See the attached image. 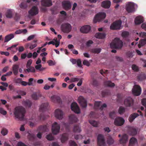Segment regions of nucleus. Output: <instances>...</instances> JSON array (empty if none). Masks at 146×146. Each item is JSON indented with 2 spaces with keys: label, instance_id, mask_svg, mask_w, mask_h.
<instances>
[{
  "label": "nucleus",
  "instance_id": "f257e3e1",
  "mask_svg": "<svg viewBox=\"0 0 146 146\" xmlns=\"http://www.w3.org/2000/svg\"><path fill=\"white\" fill-rule=\"evenodd\" d=\"M25 113V110L22 106H17L14 109V114L15 117L21 120H23Z\"/></svg>",
  "mask_w": 146,
  "mask_h": 146
},
{
  "label": "nucleus",
  "instance_id": "f03ea898",
  "mask_svg": "<svg viewBox=\"0 0 146 146\" xmlns=\"http://www.w3.org/2000/svg\"><path fill=\"white\" fill-rule=\"evenodd\" d=\"M110 45L112 48L120 49L123 46V43L119 38H116L110 43Z\"/></svg>",
  "mask_w": 146,
  "mask_h": 146
},
{
  "label": "nucleus",
  "instance_id": "7ed1b4c3",
  "mask_svg": "<svg viewBox=\"0 0 146 146\" xmlns=\"http://www.w3.org/2000/svg\"><path fill=\"white\" fill-rule=\"evenodd\" d=\"M97 142L98 146H106L105 138L103 135L99 134L98 135Z\"/></svg>",
  "mask_w": 146,
  "mask_h": 146
},
{
  "label": "nucleus",
  "instance_id": "20e7f679",
  "mask_svg": "<svg viewBox=\"0 0 146 146\" xmlns=\"http://www.w3.org/2000/svg\"><path fill=\"white\" fill-rule=\"evenodd\" d=\"M121 23L122 22L120 20L115 21L111 25L110 29L114 30L120 29Z\"/></svg>",
  "mask_w": 146,
  "mask_h": 146
},
{
  "label": "nucleus",
  "instance_id": "39448f33",
  "mask_svg": "<svg viewBox=\"0 0 146 146\" xmlns=\"http://www.w3.org/2000/svg\"><path fill=\"white\" fill-rule=\"evenodd\" d=\"M106 16V14L105 13H99L94 17L93 20L94 23H95L97 22L100 21L102 19L105 18Z\"/></svg>",
  "mask_w": 146,
  "mask_h": 146
},
{
  "label": "nucleus",
  "instance_id": "423d86ee",
  "mask_svg": "<svg viewBox=\"0 0 146 146\" xmlns=\"http://www.w3.org/2000/svg\"><path fill=\"white\" fill-rule=\"evenodd\" d=\"M141 88L139 86L137 85H135L132 90L133 94L136 96H139L141 94Z\"/></svg>",
  "mask_w": 146,
  "mask_h": 146
},
{
  "label": "nucleus",
  "instance_id": "0eeeda50",
  "mask_svg": "<svg viewBox=\"0 0 146 146\" xmlns=\"http://www.w3.org/2000/svg\"><path fill=\"white\" fill-rule=\"evenodd\" d=\"M61 29L63 32L68 33L71 31L72 27L70 24L67 23H64L62 25Z\"/></svg>",
  "mask_w": 146,
  "mask_h": 146
},
{
  "label": "nucleus",
  "instance_id": "6e6552de",
  "mask_svg": "<svg viewBox=\"0 0 146 146\" xmlns=\"http://www.w3.org/2000/svg\"><path fill=\"white\" fill-rule=\"evenodd\" d=\"M60 129V125L56 122H55L52 125V132L54 135H56L59 133Z\"/></svg>",
  "mask_w": 146,
  "mask_h": 146
},
{
  "label": "nucleus",
  "instance_id": "1a4fd4ad",
  "mask_svg": "<svg viewBox=\"0 0 146 146\" xmlns=\"http://www.w3.org/2000/svg\"><path fill=\"white\" fill-rule=\"evenodd\" d=\"M126 9L128 12L132 13L135 11V5L133 3L129 2L126 5Z\"/></svg>",
  "mask_w": 146,
  "mask_h": 146
},
{
  "label": "nucleus",
  "instance_id": "9d476101",
  "mask_svg": "<svg viewBox=\"0 0 146 146\" xmlns=\"http://www.w3.org/2000/svg\"><path fill=\"white\" fill-rule=\"evenodd\" d=\"M125 120L123 118L121 117H118L115 119L114 123L116 126H121L123 124Z\"/></svg>",
  "mask_w": 146,
  "mask_h": 146
},
{
  "label": "nucleus",
  "instance_id": "9b49d317",
  "mask_svg": "<svg viewBox=\"0 0 146 146\" xmlns=\"http://www.w3.org/2000/svg\"><path fill=\"white\" fill-rule=\"evenodd\" d=\"M71 109L74 112L76 113H79L80 110L77 104L75 102H73L71 105Z\"/></svg>",
  "mask_w": 146,
  "mask_h": 146
},
{
  "label": "nucleus",
  "instance_id": "f8f14e48",
  "mask_svg": "<svg viewBox=\"0 0 146 146\" xmlns=\"http://www.w3.org/2000/svg\"><path fill=\"white\" fill-rule=\"evenodd\" d=\"M133 99L130 97H128L124 100V105L126 107H129L132 106L133 104Z\"/></svg>",
  "mask_w": 146,
  "mask_h": 146
},
{
  "label": "nucleus",
  "instance_id": "ddd939ff",
  "mask_svg": "<svg viewBox=\"0 0 146 146\" xmlns=\"http://www.w3.org/2000/svg\"><path fill=\"white\" fill-rule=\"evenodd\" d=\"M78 100L79 103L82 107L85 108L87 106V101L82 96L79 97Z\"/></svg>",
  "mask_w": 146,
  "mask_h": 146
},
{
  "label": "nucleus",
  "instance_id": "4468645a",
  "mask_svg": "<svg viewBox=\"0 0 146 146\" xmlns=\"http://www.w3.org/2000/svg\"><path fill=\"white\" fill-rule=\"evenodd\" d=\"M91 29V27L89 25H84L81 27L80 31L82 33H87L90 31Z\"/></svg>",
  "mask_w": 146,
  "mask_h": 146
},
{
  "label": "nucleus",
  "instance_id": "2eb2a0df",
  "mask_svg": "<svg viewBox=\"0 0 146 146\" xmlns=\"http://www.w3.org/2000/svg\"><path fill=\"white\" fill-rule=\"evenodd\" d=\"M63 111L60 109H57L55 110V117L58 119H62L63 117Z\"/></svg>",
  "mask_w": 146,
  "mask_h": 146
},
{
  "label": "nucleus",
  "instance_id": "dca6fc26",
  "mask_svg": "<svg viewBox=\"0 0 146 146\" xmlns=\"http://www.w3.org/2000/svg\"><path fill=\"white\" fill-rule=\"evenodd\" d=\"M62 7L65 9L68 10L71 7V4L70 1H64L62 2Z\"/></svg>",
  "mask_w": 146,
  "mask_h": 146
},
{
  "label": "nucleus",
  "instance_id": "f3484780",
  "mask_svg": "<svg viewBox=\"0 0 146 146\" xmlns=\"http://www.w3.org/2000/svg\"><path fill=\"white\" fill-rule=\"evenodd\" d=\"M29 14L32 16L35 15L38 13V9L37 7L33 6L31 9L29 11Z\"/></svg>",
  "mask_w": 146,
  "mask_h": 146
},
{
  "label": "nucleus",
  "instance_id": "a211bd4d",
  "mask_svg": "<svg viewBox=\"0 0 146 146\" xmlns=\"http://www.w3.org/2000/svg\"><path fill=\"white\" fill-rule=\"evenodd\" d=\"M51 101L54 103H60L61 102L60 97L56 95H53L51 98Z\"/></svg>",
  "mask_w": 146,
  "mask_h": 146
},
{
  "label": "nucleus",
  "instance_id": "6ab92c4d",
  "mask_svg": "<svg viewBox=\"0 0 146 146\" xmlns=\"http://www.w3.org/2000/svg\"><path fill=\"white\" fill-rule=\"evenodd\" d=\"M48 103L47 102L42 103L40 106L39 110L40 111L44 112L47 110L48 108Z\"/></svg>",
  "mask_w": 146,
  "mask_h": 146
},
{
  "label": "nucleus",
  "instance_id": "aec40b11",
  "mask_svg": "<svg viewBox=\"0 0 146 146\" xmlns=\"http://www.w3.org/2000/svg\"><path fill=\"white\" fill-rule=\"evenodd\" d=\"M143 17L141 16L137 17L135 20V23L136 25H139L143 23Z\"/></svg>",
  "mask_w": 146,
  "mask_h": 146
},
{
  "label": "nucleus",
  "instance_id": "412c9836",
  "mask_svg": "<svg viewBox=\"0 0 146 146\" xmlns=\"http://www.w3.org/2000/svg\"><path fill=\"white\" fill-rule=\"evenodd\" d=\"M41 4L44 6L49 7L52 5V3L51 0H42Z\"/></svg>",
  "mask_w": 146,
  "mask_h": 146
},
{
  "label": "nucleus",
  "instance_id": "4be33fe9",
  "mask_svg": "<svg viewBox=\"0 0 146 146\" xmlns=\"http://www.w3.org/2000/svg\"><path fill=\"white\" fill-rule=\"evenodd\" d=\"M111 5V2L109 1H103L101 4L102 6L105 8H109Z\"/></svg>",
  "mask_w": 146,
  "mask_h": 146
},
{
  "label": "nucleus",
  "instance_id": "5701e85b",
  "mask_svg": "<svg viewBox=\"0 0 146 146\" xmlns=\"http://www.w3.org/2000/svg\"><path fill=\"white\" fill-rule=\"evenodd\" d=\"M70 121L71 123L76 122L78 120V119L74 115H70L69 117Z\"/></svg>",
  "mask_w": 146,
  "mask_h": 146
},
{
  "label": "nucleus",
  "instance_id": "b1692460",
  "mask_svg": "<svg viewBox=\"0 0 146 146\" xmlns=\"http://www.w3.org/2000/svg\"><path fill=\"white\" fill-rule=\"evenodd\" d=\"M14 37V35L13 34H10L5 36L4 38V42H8Z\"/></svg>",
  "mask_w": 146,
  "mask_h": 146
},
{
  "label": "nucleus",
  "instance_id": "393cba45",
  "mask_svg": "<svg viewBox=\"0 0 146 146\" xmlns=\"http://www.w3.org/2000/svg\"><path fill=\"white\" fill-rule=\"evenodd\" d=\"M139 116V114L137 113H134L131 114L128 119L129 121L131 123L132 122L133 120Z\"/></svg>",
  "mask_w": 146,
  "mask_h": 146
},
{
  "label": "nucleus",
  "instance_id": "a878e982",
  "mask_svg": "<svg viewBox=\"0 0 146 146\" xmlns=\"http://www.w3.org/2000/svg\"><path fill=\"white\" fill-rule=\"evenodd\" d=\"M22 104L26 108H30L32 104V102L29 100L23 101L22 102Z\"/></svg>",
  "mask_w": 146,
  "mask_h": 146
},
{
  "label": "nucleus",
  "instance_id": "bb28decb",
  "mask_svg": "<svg viewBox=\"0 0 146 146\" xmlns=\"http://www.w3.org/2000/svg\"><path fill=\"white\" fill-rule=\"evenodd\" d=\"M19 66L17 64L13 65L12 66V70L14 74L17 75L18 73Z\"/></svg>",
  "mask_w": 146,
  "mask_h": 146
},
{
  "label": "nucleus",
  "instance_id": "cd10ccee",
  "mask_svg": "<svg viewBox=\"0 0 146 146\" xmlns=\"http://www.w3.org/2000/svg\"><path fill=\"white\" fill-rule=\"evenodd\" d=\"M128 136L126 134H124L122 136V137L119 140L121 143H126L128 140Z\"/></svg>",
  "mask_w": 146,
  "mask_h": 146
},
{
  "label": "nucleus",
  "instance_id": "c85d7f7f",
  "mask_svg": "<svg viewBox=\"0 0 146 146\" xmlns=\"http://www.w3.org/2000/svg\"><path fill=\"white\" fill-rule=\"evenodd\" d=\"M68 139V134L66 133L63 134L61 138V141L62 143H64Z\"/></svg>",
  "mask_w": 146,
  "mask_h": 146
},
{
  "label": "nucleus",
  "instance_id": "c756f323",
  "mask_svg": "<svg viewBox=\"0 0 146 146\" xmlns=\"http://www.w3.org/2000/svg\"><path fill=\"white\" fill-rule=\"evenodd\" d=\"M106 36V34L104 33H96L95 35V37L98 38L103 39Z\"/></svg>",
  "mask_w": 146,
  "mask_h": 146
},
{
  "label": "nucleus",
  "instance_id": "7c9ffc66",
  "mask_svg": "<svg viewBox=\"0 0 146 146\" xmlns=\"http://www.w3.org/2000/svg\"><path fill=\"white\" fill-rule=\"evenodd\" d=\"M137 141L136 139L134 138H131L129 141V146H134L136 144H137Z\"/></svg>",
  "mask_w": 146,
  "mask_h": 146
},
{
  "label": "nucleus",
  "instance_id": "2f4dec72",
  "mask_svg": "<svg viewBox=\"0 0 146 146\" xmlns=\"http://www.w3.org/2000/svg\"><path fill=\"white\" fill-rule=\"evenodd\" d=\"M48 125H44L40 126L38 128V130L42 131H46L48 130Z\"/></svg>",
  "mask_w": 146,
  "mask_h": 146
},
{
  "label": "nucleus",
  "instance_id": "473e14b6",
  "mask_svg": "<svg viewBox=\"0 0 146 146\" xmlns=\"http://www.w3.org/2000/svg\"><path fill=\"white\" fill-rule=\"evenodd\" d=\"M28 138L29 140L32 141H34L36 139V137L35 135L30 133H28Z\"/></svg>",
  "mask_w": 146,
  "mask_h": 146
},
{
  "label": "nucleus",
  "instance_id": "72a5a7b5",
  "mask_svg": "<svg viewBox=\"0 0 146 146\" xmlns=\"http://www.w3.org/2000/svg\"><path fill=\"white\" fill-rule=\"evenodd\" d=\"M101 50L100 48H92L90 49V51L93 53L98 54L100 53Z\"/></svg>",
  "mask_w": 146,
  "mask_h": 146
},
{
  "label": "nucleus",
  "instance_id": "f704fd0d",
  "mask_svg": "<svg viewBox=\"0 0 146 146\" xmlns=\"http://www.w3.org/2000/svg\"><path fill=\"white\" fill-rule=\"evenodd\" d=\"M104 84L106 86L111 87H114L115 86V84L110 81H107L105 82Z\"/></svg>",
  "mask_w": 146,
  "mask_h": 146
},
{
  "label": "nucleus",
  "instance_id": "c9c22d12",
  "mask_svg": "<svg viewBox=\"0 0 146 146\" xmlns=\"http://www.w3.org/2000/svg\"><path fill=\"white\" fill-rule=\"evenodd\" d=\"M145 44H146V39H141L139 41L138 47L140 48L141 46H144Z\"/></svg>",
  "mask_w": 146,
  "mask_h": 146
},
{
  "label": "nucleus",
  "instance_id": "e433bc0d",
  "mask_svg": "<svg viewBox=\"0 0 146 146\" xmlns=\"http://www.w3.org/2000/svg\"><path fill=\"white\" fill-rule=\"evenodd\" d=\"M6 16L7 18H11L13 16V12L11 10H8L6 13Z\"/></svg>",
  "mask_w": 146,
  "mask_h": 146
},
{
  "label": "nucleus",
  "instance_id": "4c0bfd02",
  "mask_svg": "<svg viewBox=\"0 0 146 146\" xmlns=\"http://www.w3.org/2000/svg\"><path fill=\"white\" fill-rule=\"evenodd\" d=\"M73 130L74 132L79 133L81 131L80 127L79 125H76L74 127Z\"/></svg>",
  "mask_w": 146,
  "mask_h": 146
},
{
  "label": "nucleus",
  "instance_id": "58836bf2",
  "mask_svg": "<svg viewBox=\"0 0 146 146\" xmlns=\"http://www.w3.org/2000/svg\"><path fill=\"white\" fill-rule=\"evenodd\" d=\"M130 132L131 134L132 135H136L137 133L136 129L133 127H131L130 128Z\"/></svg>",
  "mask_w": 146,
  "mask_h": 146
},
{
  "label": "nucleus",
  "instance_id": "ea45409f",
  "mask_svg": "<svg viewBox=\"0 0 146 146\" xmlns=\"http://www.w3.org/2000/svg\"><path fill=\"white\" fill-rule=\"evenodd\" d=\"M113 143V139L110 137H108L107 139V143L109 145H111Z\"/></svg>",
  "mask_w": 146,
  "mask_h": 146
},
{
  "label": "nucleus",
  "instance_id": "a19ab883",
  "mask_svg": "<svg viewBox=\"0 0 146 146\" xmlns=\"http://www.w3.org/2000/svg\"><path fill=\"white\" fill-rule=\"evenodd\" d=\"M89 123L92 126L95 127L98 126V122L94 120H91L89 121Z\"/></svg>",
  "mask_w": 146,
  "mask_h": 146
},
{
  "label": "nucleus",
  "instance_id": "79ce46f5",
  "mask_svg": "<svg viewBox=\"0 0 146 146\" xmlns=\"http://www.w3.org/2000/svg\"><path fill=\"white\" fill-rule=\"evenodd\" d=\"M27 4L26 2H23L21 3L20 5V7L22 9H25L27 7Z\"/></svg>",
  "mask_w": 146,
  "mask_h": 146
},
{
  "label": "nucleus",
  "instance_id": "37998d69",
  "mask_svg": "<svg viewBox=\"0 0 146 146\" xmlns=\"http://www.w3.org/2000/svg\"><path fill=\"white\" fill-rule=\"evenodd\" d=\"M125 108L123 107L120 106L119 107L118 110V112L120 114H122L125 112Z\"/></svg>",
  "mask_w": 146,
  "mask_h": 146
},
{
  "label": "nucleus",
  "instance_id": "c03bdc74",
  "mask_svg": "<svg viewBox=\"0 0 146 146\" xmlns=\"http://www.w3.org/2000/svg\"><path fill=\"white\" fill-rule=\"evenodd\" d=\"M102 102L100 101L96 102L94 103V108L95 109H98L100 106Z\"/></svg>",
  "mask_w": 146,
  "mask_h": 146
},
{
  "label": "nucleus",
  "instance_id": "a18cd8bd",
  "mask_svg": "<svg viewBox=\"0 0 146 146\" xmlns=\"http://www.w3.org/2000/svg\"><path fill=\"white\" fill-rule=\"evenodd\" d=\"M129 33L127 31H124L122 32L121 34L123 38H126L128 36Z\"/></svg>",
  "mask_w": 146,
  "mask_h": 146
},
{
  "label": "nucleus",
  "instance_id": "49530a36",
  "mask_svg": "<svg viewBox=\"0 0 146 146\" xmlns=\"http://www.w3.org/2000/svg\"><path fill=\"white\" fill-rule=\"evenodd\" d=\"M8 133V130L5 128H3L1 131V134L3 136L6 135Z\"/></svg>",
  "mask_w": 146,
  "mask_h": 146
},
{
  "label": "nucleus",
  "instance_id": "de8ad7c7",
  "mask_svg": "<svg viewBox=\"0 0 146 146\" xmlns=\"http://www.w3.org/2000/svg\"><path fill=\"white\" fill-rule=\"evenodd\" d=\"M110 94L109 91H103L102 92V96L103 97H104L107 96L109 95Z\"/></svg>",
  "mask_w": 146,
  "mask_h": 146
},
{
  "label": "nucleus",
  "instance_id": "09e8293b",
  "mask_svg": "<svg viewBox=\"0 0 146 146\" xmlns=\"http://www.w3.org/2000/svg\"><path fill=\"white\" fill-rule=\"evenodd\" d=\"M46 138L49 141L52 140L54 139V137L51 134L47 135Z\"/></svg>",
  "mask_w": 146,
  "mask_h": 146
},
{
  "label": "nucleus",
  "instance_id": "8fccbe9b",
  "mask_svg": "<svg viewBox=\"0 0 146 146\" xmlns=\"http://www.w3.org/2000/svg\"><path fill=\"white\" fill-rule=\"evenodd\" d=\"M37 41L35 40L33 41V42L35 43L34 44H32L31 43V45L29 47V48L31 50L33 49L35 47H36L37 46V44L36 43Z\"/></svg>",
  "mask_w": 146,
  "mask_h": 146
},
{
  "label": "nucleus",
  "instance_id": "3c124183",
  "mask_svg": "<svg viewBox=\"0 0 146 146\" xmlns=\"http://www.w3.org/2000/svg\"><path fill=\"white\" fill-rule=\"evenodd\" d=\"M109 116L111 119H113L115 115V112L114 111H112L110 112Z\"/></svg>",
  "mask_w": 146,
  "mask_h": 146
},
{
  "label": "nucleus",
  "instance_id": "603ef678",
  "mask_svg": "<svg viewBox=\"0 0 146 146\" xmlns=\"http://www.w3.org/2000/svg\"><path fill=\"white\" fill-rule=\"evenodd\" d=\"M92 83L95 86H97L98 85L97 81L96 79L94 78L93 79Z\"/></svg>",
  "mask_w": 146,
  "mask_h": 146
},
{
  "label": "nucleus",
  "instance_id": "864d4df0",
  "mask_svg": "<svg viewBox=\"0 0 146 146\" xmlns=\"http://www.w3.org/2000/svg\"><path fill=\"white\" fill-rule=\"evenodd\" d=\"M47 63L50 66L54 65L56 64L55 62H53L51 60H49L48 61Z\"/></svg>",
  "mask_w": 146,
  "mask_h": 146
},
{
  "label": "nucleus",
  "instance_id": "5fc2aeb1",
  "mask_svg": "<svg viewBox=\"0 0 146 146\" xmlns=\"http://www.w3.org/2000/svg\"><path fill=\"white\" fill-rule=\"evenodd\" d=\"M137 35H139L140 37H144L146 36V33L145 32H141V33H137Z\"/></svg>",
  "mask_w": 146,
  "mask_h": 146
},
{
  "label": "nucleus",
  "instance_id": "6e6d98bb",
  "mask_svg": "<svg viewBox=\"0 0 146 146\" xmlns=\"http://www.w3.org/2000/svg\"><path fill=\"white\" fill-rule=\"evenodd\" d=\"M126 54L129 58H132L133 56L132 52L129 51L127 52Z\"/></svg>",
  "mask_w": 146,
  "mask_h": 146
},
{
  "label": "nucleus",
  "instance_id": "4d7b16f0",
  "mask_svg": "<svg viewBox=\"0 0 146 146\" xmlns=\"http://www.w3.org/2000/svg\"><path fill=\"white\" fill-rule=\"evenodd\" d=\"M76 63H77V65L79 67H82V62L80 59H78L77 60Z\"/></svg>",
  "mask_w": 146,
  "mask_h": 146
},
{
  "label": "nucleus",
  "instance_id": "13d9d810",
  "mask_svg": "<svg viewBox=\"0 0 146 146\" xmlns=\"http://www.w3.org/2000/svg\"><path fill=\"white\" fill-rule=\"evenodd\" d=\"M0 113L3 115H5L6 114L7 112L6 111L4 110L3 108H0Z\"/></svg>",
  "mask_w": 146,
  "mask_h": 146
},
{
  "label": "nucleus",
  "instance_id": "bf43d9fd",
  "mask_svg": "<svg viewBox=\"0 0 146 146\" xmlns=\"http://www.w3.org/2000/svg\"><path fill=\"white\" fill-rule=\"evenodd\" d=\"M93 42L91 40H89L86 43V46L88 47H89L93 43Z\"/></svg>",
  "mask_w": 146,
  "mask_h": 146
},
{
  "label": "nucleus",
  "instance_id": "052dcab7",
  "mask_svg": "<svg viewBox=\"0 0 146 146\" xmlns=\"http://www.w3.org/2000/svg\"><path fill=\"white\" fill-rule=\"evenodd\" d=\"M70 146H77L76 143L74 141H70L69 142Z\"/></svg>",
  "mask_w": 146,
  "mask_h": 146
},
{
  "label": "nucleus",
  "instance_id": "680f3d73",
  "mask_svg": "<svg viewBox=\"0 0 146 146\" xmlns=\"http://www.w3.org/2000/svg\"><path fill=\"white\" fill-rule=\"evenodd\" d=\"M132 68L133 70L135 71H137L138 70V68L137 67L135 64L132 65Z\"/></svg>",
  "mask_w": 146,
  "mask_h": 146
},
{
  "label": "nucleus",
  "instance_id": "e2e57ef3",
  "mask_svg": "<svg viewBox=\"0 0 146 146\" xmlns=\"http://www.w3.org/2000/svg\"><path fill=\"white\" fill-rule=\"evenodd\" d=\"M32 62V60L31 59L29 60L27 62V67L28 68L31 65V64Z\"/></svg>",
  "mask_w": 146,
  "mask_h": 146
},
{
  "label": "nucleus",
  "instance_id": "0e129e2a",
  "mask_svg": "<svg viewBox=\"0 0 146 146\" xmlns=\"http://www.w3.org/2000/svg\"><path fill=\"white\" fill-rule=\"evenodd\" d=\"M33 78H32L29 79V82H27L28 85L29 86L32 85L33 84Z\"/></svg>",
  "mask_w": 146,
  "mask_h": 146
},
{
  "label": "nucleus",
  "instance_id": "69168bd1",
  "mask_svg": "<svg viewBox=\"0 0 146 146\" xmlns=\"http://www.w3.org/2000/svg\"><path fill=\"white\" fill-rule=\"evenodd\" d=\"M32 97L33 99L35 100H37L38 98L37 94L36 93H34L32 95Z\"/></svg>",
  "mask_w": 146,
  "mask_h": 146
},
{
  "label": "nucleus",
  "instance_id": "338daca9",
  "mask_svg": "<svg viewBox=\"0 0 146 146\" xmlns=\"http://www.w3.org/2000/svg\"><path fill=\"white\" fill-rule=\"evenodd\" d=\"M83 64L84 65L89 66L90 65L89 62L87 60H85L83 62Z\"/></svg>",
  "mask_w": 146,
  "mask_h": 146
},
{
  "label": "nucleus",
  "instance_id": "774afa93",
  "mask_svg": "<svg viewBox=\"0 0 146 146\" xmlns=\"http://www.w3.org/2000/svg\"><path fill=\"white\" fill-rule=\"evenodd\" d=\"M141 103L142 105L144 106H146V99H143L141 101Z\"/></svg>",
  "mask_w": 146,
  "mask_h": 146
}]
</instances>
